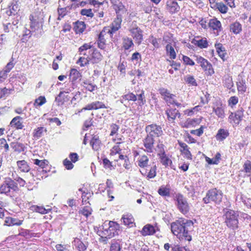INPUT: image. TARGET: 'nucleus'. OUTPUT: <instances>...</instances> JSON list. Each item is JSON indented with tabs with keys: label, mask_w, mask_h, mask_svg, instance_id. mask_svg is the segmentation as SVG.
<instances>
[{
	"label": "nucleus",
	"mask_w": 251,
	"mask_h": 251,
	"mask_svg": "<svg viewBox=\"0 0 251 251\" xmlns=\"http://www.w3.org/2000/svg\"><path fill=\"white\" fill-rule=\"evenodd\" d=\"M86 56V58L84 57H80L77 61V63L79 64L81 67L85 66L89 64V62H90V59L88 58V55Z\"/></svg>",
	"instance_id": "52"
},
{
	"label": "nucleus",
	"mask_w": 251,
	"mask_h": 251,
	"mask_svg": "<svg viewBox=\"0 0 251 251\" xmlns=\"http://www.w3.org/2000/svg\"><path fill=\"white\" fill-rule=\"evenodd\" d=\"M195 60L197 63L205 71H208L209 74L211 75L214 73L211 64L205 59L199 55H194Z\"/></svg>",
	"instance_id": "11"
},
{
	"label": "nucleus",
	"mask_w": 251,
	"mask_h": 251,
	"mask_svg": "<svg viewBox=\"0 0 251 251\" xmlns=\"http://www.w3.org/2000/svg\"><path fill=\"white\" fill-rule=\"evenodd\" d=\"M69 93V91H61L59 93L55 98V101L58 103V105L63 104L65 101L69 100L70 98L66 95Z\"/></svg>",
	"instance_id": "21"
},
{
	"label": "nucleus",
	"mask_w": 251,
	"mask_h": 251,
	"mask_svg": "<svg viewBox=\"0 0 251 251\" xmlns=\"http://www.w3.org/2000/svg\"><path fill=\"white\" fill-rule=\"evenodd\" d=\"M118 228L119 225L113 221H109L108 222L105 221L100 229L103 232H101V234L105 235L107 237L110 239L115 235L118 234L117 230Z\"/></svg>",
	"instance_id": "7"
},
{
	"label": "nucleus",
	"mask_w": 251,
	"mask_h": 251,
	"mask_svg": "<svg viewBox=\"0 0 251 251\" xmlns=\"http://www.w3.org/2000/svg\"><path fill=\"white\" fill-rule=\"evenodd\" d=\"M215 48L217 50V52L219 54L221 58L223 59L225 56L226 52L225 48L223 47L222 44L220 43L216 44Z\"/></svg>",
	"instance_id": "41"
},
{
	"label": "nucleus",
	"mask_w": 251,
	"mask_h": 251,
	"mask_svg": "<svg viewBox=\"0 0 251 251\" xmlns=\"http://www.w3.org/2000/svg\"><path fill=\"white\" fill-rule=\"evenodd\" d=\"M237 85L239 92L243 94L246 92L247 87L245 80H242L241 81L238 82L237 83Z\"/></svg>",
	"instance_id": "47"
},
{
	"label": "nucleus",
	"mask_w": 251,
	"mask_h": 251,
	"mask_svg": "<svg viewBox=\"0 0 251 251\" xmlns=\"http://www.w3.org/2000/svg\"><path fill=\"white\" fill-rule=\"evenodd\" d=\"M121 250V247L120 244L116 242H114L112 243L110 247V251H120Z\"/></svg>",
	"instance_id": "64"
},
{
	"label": "nucleus",
	"mask_w": 251,
	"mask_h": 251,
	"mask_svg": "<svg viewBox=\"0 0 251 251\" xmlns=\"http://www.w3.org/2000/svg\"><path fill=\"white\" fill-rule=\"evenodd\" d=\"M184 80L190 86H197L198 85L196 80L194 76L188 75L185 76Z\"/></svg>",
	"instance_id": "40"
},
{
	"label": "nucleus",
	"mask_w": 251,
	"mask_h": 251,
	"mask_svg": "<svg viewBox=\"0 0 251 251\" xmlns=\"http://www.w3.org/2000/svg\"><path fill=\"white\" fill-rule=\"evenodd\" d=\"M102 162L103 167L105 169H108L109 170H112L114 169L111 162H110L107 158H103L102 160Z\"/></svg>",
	"instance_id": "53"
},
{
	"label": "nucleus",
	"mask_w": 251,
	"mask_h": 251,
	"mask_svg": "<svg viewBox=\"0 0 251 251\" xmlns=\"http://www.w3.org/2000/svg\"><path fill=\"white\" fill-rule=\"evenodd\" d=\"M122 23V18L117 16V17L113 22L110 26V29L108 30V32L112 34L121 28Z\"/></svg>",
	"instance_id": "19"
},
{
	"label": "nucleus",
	"mask_w": 251,
	"mask_h": 251,
	"mask_svg": "<svg viewBox=\"0 0 251 251\" xmlns=\"http://www.w3.org/2000/svg\"><path fill=\"white\" fill-rule=\"evenodd\" d=\"M158 230H159V229L157 226H153L150 224H147L143 227L140 232L143 236H146L153 235Z\"/></svg>",
	"instance_id": "16"
},
{
	"label": "nucleus",
	"mask_w": 251,
	"mask_h": 251,
	"mask_svg": "<svg viewBox=\"0 0 251 251\" xmlns=\"http://www.w3.org/2000/svg\"><path fill=\"white\" fill-rule=\"evenodd\" d=\"M167 120L170 123H174L177 117L180 118L181 114L176 108H167L165 110Z\"/></svg>",
	"instance_id": "13"
},
{
	"label": "nucleus",
	"mask_w": 251,
	"mask_h": 251,
	"mask_svg": "<svg viewBox=\"0 0 251 251\" xmlns=\"http://www.w3.org/2000/svg\"><path fill=\"white\" fill-rule=\"evenodd\" d=\"M75 30L76 33H82L85 28V24L82 21H77L75 23Z\"/></svg>",
	"instance_id": "36"
},
{
	"label": "nucleus",
	"mask_w": 251,
	"mask_h": 251,
	"mask_svg": "<svg viewBox=\"0 0 251 251\" xmlns=\"http://www.w3.org/2000/svg\"><path fill=\"white\" fill-rule=\"evenodd\" d=\"M122 219L123 221V223L125 225L128 226L130 227H132L134 225V218L133 216L130 214H125L123 216Z\"/></svg>",
	"instance_id": "26"
},
{
	"label": "nucleus",
	"mask_w": 251,
	"mask_h": 251,
	"mask_svg": "<svg viewBox=\"0 0 251 251\" xmlns=\"http://www.w3.org/2000/svg\"><path fill=\"white\" fill-rule=\"evenodd\" d=\"M58 17L57 18L58 20H61L67 14V8H58L57 10Z\"/></svg>",
	"instance_id": "57"
},
{
	"label": "nucleus",
	"mask_w": 251,
	"mask_h": 251,
	"mask_svg": "<svg viewBox=\"0 0 251 251\" xmlns=\"http://www.w3.org/2000/svg\"><path fill=\"white\" fill-rule=\"evenodd\" d=\"M208 25L209 27L214 31V33L216 35H218L219 32L222 29L221 23L217 19L210 20L208 23Z\"/></svg>",
	"instance_id": "15"
},
{
	"label": "nucleus",
	"mask_w": 251,
	"mask_h": 251,
	"mask_svg": "<svg viewBox=\"0 0 251 251\" xmlns=\"http://www.w3.org/2000/svg\"><path fill=\"white\" fill-rule=\"evenodd\" d=\"M244 110L240 107L235 113L231 112L229 116L228 119L232 120L236 125H238L243 117Z\"/></svg>",
	"instance_id": "14"
},
{
	"label": "nucleus",
	"mask_w": 251,
	"mask_h": 251,
	"mask_svg": "<svg viewBox=\"0 0 251 251\" xmlns=\"http://www.w3.org/2000/svg\"><path fill=\"white\" fill-rule=\"evenodd\" d=\"M46 99L44 96H40L35 100L34 106L35 107L41 106L46 102Z\"/></svg>",
	"instance_id": "45"
},
{
	"label": "nucleus",
	"mask_w": 251,
	"mask_h": 251,
	"mask_svg": "<svg viewBox=\"0 0 251 251\" xmlns=\"http://www.w3.org/2000/svg\"><path fill=\"white\" fill-rule=\"evenodd\" d=\"M229 135V133L227 129L224 128H220L215 136V138L217 141H223L226 139Z\"/></svg>",
	"instance_id": "22"
},
{
	"label": "nucleus",
	"mask_w": 251,
	"mask_h": 251,
	"mask_svg": "<svg viewBox=\"0 0 251 251\" xmlns=\"http://www.w3.org/2000/svg\"><path fill=\"white\" fill-rule=\"evenodd\" d=\"M159 92L161 95L163 97V99L164 100L168 99L169 97V95H171L169 91L164 88H160L159 89Z\"/></svg>",
	"instance_id": "54"
},
{
	"label": "nucleus",
	"mask_w": 251,
	"mask_h": 251,
	"mask_svg": "<svg viewBox=\"0 0 251 251\" xmlns=\"http://www.w3.org/2000/svg\"><path fill=\"white\" fill-rule=\"evenodd\" d=\"M158 193L162 196H169L170 195L169 189L166 187H160L158 190Z\"/></svg>",
	"instance_id": "55"
},
{
	"label": "nucleus",
	"mask_w": 251,
	"mask_h": 251,
	"mask_svg": "<svg viewBox=\"0 0 251 251\" xmlns=\"http://www.w3.org/2000/svg\"><path fill=\"white\" fill-rule=\"evenodd\" d=\"M156 167L155 165L151 167L150 170V171L148 174L147 177L149 178H154L156 175Z\"/></svg>",
	"instance_id": "58"
},
{
	"label": "nucleus",
	"mask_w": 251,
	"mask_h": 251,
	"mask_svg": "<svg viewBox=\"0 0 251 251\" xmlns=\"http://www.w3.org/2000/svg\"><path fill=\"white\" fill-rule=\"evenodd\" d=\"M160 155L161 158V162L163 165L168 166L172 164V160L168 156H166L165 153H163Z\"/></svg>",
	"instance_id": "44"
},
{
	"label": "nucleus",
	"mask_w": 251,
	"mask_h": 251,
	"mask_svg": "<svg viewBox=\"0 0 251 251\" xmlns=\"http://www.w3.org/2000/svg\"><path fill=\"white\" fill-rule=\"evenodd\" d=\"M238 98L236 96L231 97L228 100V105L233 108L238 102Z\"/></svg>",
	"instance_id": "56"
},
{
	"label": "nucleus",
	"mask_w": 251,
	"mask_h": 251,
	"mask_svg": "<svg viewBox=\"0 0 251 251\" xmlns=\"http://www.w3.org/2000/svg\"><path fill=\"white\" fill-rule=\"evenodd\" d=\"M244 172L246 173H251V161L247 160L243 165Z\"/></svg>",
	"instance_id": "59"
},
{
	"label": "nucleus",
	"mask_w": 251,
	"mask_h": 251,
	"mask_svg": "<svg viewBox=\"0 0 251 251\" xmlns=\"http://www.w3.org/2000/svg\"><path fill=\"white\" fill-rule=\"evenodd\" d=\"M21 119L22 118L20 116L15 117L10 122L11 126L18 129H22L24 126L23 125V123L21 121Z\"/></svg>",
	"instance_id": "24"
},
{
	"label": "nucleus",
	"mask_w": 251,
	"mask_h": 251,
	"mask_svg": "<svg viewBox=\"0 0 251 251\" xmlns=\"http://www.w3.org/2000/svg\"><path fill=\"white\" fill-rule=\"evenodd\" d=\"M29 19L30 20V28L32 31H35L39 28L40 24L38 18H36V15L31 14L30 16Z\"/></svg>",
	"instance_id": "25"
},
{
	"label": "nucleus",
	"mask_w": 251,
	"mask_h": 251,
	"mask_svg": "<svg viewBox=\"0 0 251 251\" xmlns=\"http://www.w3.org/2000/svg\"><path fill=\"white\" fill-rule=\"evenodd\" d=\"M167 9L170 13L174 14L179 10L180 7L176 1L170 0L167 2Z\"/></svg>",
	"instance_id": "17"
},
{
	"label": "nucleus",
	"mask_w": 251,
	"mask_h": 251,
	"mask_svg": "<svg viewBox=\"0 0 251 251\" xmlns=\"http://www.w3.org/2000/svg\"><path fill=\"white\" fill-rule=\"evenodd\" d=\"M80 73L75 69H72L70 74V78L72 81H75L81 77Z\"/></svg>",
	"instance_id": "38"
},
{
	"label": "nucleus",
	"mask_w": 251,
	"mask_h": 251,
	"mask_svg": "<svg viewBox=\"0 0 251 251\" xmlns=\"http://www.w3.org/2000/svg\"><path fill=\"white\" fill-rule=\"evenodd\" d=\"M80 13L83 16H86L88 17L92 18L94 16V14L92 11L91 9H83L81 10Z\"/></svg>",
	"instance_id": "60"
},
{
	"label": "nucleus",
	"mask_w": 251,
	"mask_h": 251,
	"mask_svg": "<svg viewBox=\"0 0 251 251\" xmlns=\"http://www.w3.org/2000/svg\"><path fill=\"white\" fill-rule=\"evenodd\" d=\"M145 130L148 135L154 138L161 136L163 133L161 126L156 124H152L146 126Z\"/></svg>",
	"instance_id": "9"
},
{
	"label": "nucleus",
	"mask_w": 251,
	"mask_h": 251,
	"mask_svg": "<svg viewBox=\"0 0 251 251\" xmlns=\"http://www.w3.org/2000/svg\"><path fill=\"white\" fill-rule=\"evenodd\" d=\"M163 41L167 43V44L171 45L173 41V34L169 32L165 33L163 37Z\"/></svg>",
	"instance_id": "49"
},
{
	"label": "nucleus",
	"mask_w": 251,
	"mask_h": 251,
	"mask_svg": "<svg viewBox=\"0 0 251 251\" xmlns=\"http://www.w3.org/2000/svg\"><path fill=\"white\" fill-rule=\"evenodd\" d=\"M242 30V26L241 24L238 22L233 23L230 25V31L235 34L240 33Z\"/></svg>",
	"instance_id": "29"
},
{
	"label": "nucleus",
	"mask_w": 251,
	"mask_h": 251,
	"mask_svg": "<svg viewBox=\"0 0 251 251\" xmlns=\"http://www.w3.org/2000/svg\"><path fill=\"white\" fill-rule=\"evenodd\" d=\"M212 8L218 9L222 13H226L228 10V7L222 2L216 3L214 6H211Z\"/></svg>",
	"instance_id": "34"
},
{
	"label": "nucleus",
	"mask_w": 251,
	"mask_h": 251,
	"mask_svg": "<svg viewBox=\"0 0 251 251\" xmlns=\"http://www.w3.org/2000/svg\"><path fill=\"white\" fill-rule=\"evenodd\" d=\"M193 223L190 220L177 221L171 224V231L173 233L178 237L188 241L192 240L189 232L188 226H193Z\"/></svg>",
	"instance_id": "1"
},
{
	"label": "nucleus",
	"mask_w": 251,
	"mask_h": 251,
	"mask_svg": "<svg viewBox=\"0 0 251 251\" xmlns=\"http://www.w3.org/2000/svg\"><path fill=\"white\" fill-rule=\"evenodd\" d=\"M119 129V126L115 124H112L110 125V130L111 132L110 133V136H113L117 133Z\"/></svg>",
	"instance_id": "61"
},
{
	"label": "nucleus",
	"mask_w": 251,
	"mask_h": 251,
	"mask_svg": "<svg viewBox=\"0 0 251 251\" xmlns=\"http://www.w3.org/2000/svg\"><path fill=\"white\" fill-rule=\"evenodd\" d=\"M32 210L42 214L48 213L50 210V209L49 208L46 209L43 206H39L36 205L32 206Z\"/></svg>",
	"instance_id": "43"
},
{
	"label": "nucleus",
	"mask_w": 251,
	"mask_h": 251,
	"mask_svg": "<svg viewBox=\"0 0 251 251\" xmlns=\"http://www.w3.org/2000/svg\"><path fill=\"white\" fill-rule=\"evenodd\" d=\"M178 144L182 149L181 151L184 154L185 157L188 159H191L192 154L189 150L188 146L185 143L181 142H178Z\"/></svg>",
	"instance_id": "28"
},
{
	"label": "nucleus",
	"mask_w": 251,
	"mask_h": 251,
	"mask_svg": "<svg viewBox=\"0 0 251 251\" xmlns=\"http://www.w3.org/2000/svg\"><path fill=\"white\" fill-rule=\"evenodd\" d=\"M143 145L145 148L144 151L149 153H152L155 150L154 138L147 135L146 137L143 140Z\"/></svg>",
	"instance_id": "12"
},
{
	"label": "nucleus",
	"mask_w": 251,
	"mask_h": 251,
	"mask_svg": "<svg viewBox=\"0 0 251 251\" xmlns=\"http://www.w3.org/2000/svg\"><path fill=\"white\" fill-rule=\"evenodd\" d=\"M166 50L167 54L169 56L171 59H174L176 58V53L174 48L171 45L167 44L166 46Z\"/></svg>",
	"instance_id": "37"
},
{
	"label": "nucleus",
	"mask_w": 251,
	"mask_h": 251,
	"mask_svg": "<svg viewBox=\"0 0 251 251\" xmlns=\"http://www.w3.org/2000/svg\"><path fill=\"white\" fill-rule=\"evenodd\" d=\"M103 32H104V30H103L99 34L97 40L98 47L102 50H104L105 48V40L104 38Z\"/></svg>",
	"instance_id": "33"
},
{
	"label": "nucleus",
	"mask_w": 251,
	"mask_h": 251,
	"mask_svg": "<svg viewBox=\"0 0 251 251\" xmlns=\"http://www.w3.org/2000/svg\"><path fill=\"white\" fill-rule=\"evenodd\" d=\"M34 233L31 232L30 230L27 229H21L19 233V235L25 237L26 239H29L31 237L34 236Z\"/></svg>",
	"instance_id": "42"
},
{
	"label": "nucleus",
	"mask_w": 251,
	"mask_h": 251,
	"mask_svg": "<svg viewBox=\"0 0 251 251\" xmlns=\"http://www.w3.org/2000/svg\"><path fill=\"white\" fill-rule=\"evenodd\" d=\"M221 155L219 152H217L215 157L213 158H210L208 157H205L206 161L210 165L212 164H218L219 163V161L221 159Z\"/></svg>",
	"instance_id": "35"
},
{
	"label": "nucleus",
	"mask_w": 251,
	"mask_h": 251,
	"mask_svg": "<svg viewBox=\"0 0 251 251\" xmlns=\"http://www.w3.org/2000/svg\"><path fill=\"white\" fill-rule=\"evenodd\" d=\"M90 144L92 145V148L94 150H99L100 148V141L99 139V137L98 135H94L91 140Z\"/></svg>",
	"instance_id": "31"
},
{
	"label": "nucleus",
	"mask_w": 251,
	"mask_h": 251,
	"mask_svg": "<svg viewBox=\"0 0 251 251\" xmlns=\"http://www.w3.org/2000/svg\"><path fill=\"white\" fill-rule=\"evenodd\" d=\"M175 204L179 211L185 215L188 213L190 210V205L187 199L180 193L176 194L174 197Z\"/></svg>",
	"instance_id": "5"
},
{
	"label": "nucleus",
	"mask_w": 251,
	"mask_h": 251,
	"mask_svg": "<svg viewBox=\"0 0 251 251\" xmlns=\"http://www.w3.org/2000/svg\"><path fill=\"white\" fill-rule=\"evenodd\" d=\"M106 108V107L103 102L99 101H96L87 104L85 107H84L82 109V110H97L98 109Z\"/></svg>",
	"instance_id": "18"
},
{
	"label": "nucleus",
	"mask_w": 251,
	"mask_h": 251,
	"mask_svg": "<svg viewBox=\"0 0 251 251\" xmlns=\"http://www.w3.org/2000/svg\"><path fill=\"white\" fill-rule=\"evenodd\" d=\"M17 188L14 181L10 178L6 179L0 186V193L8 195L10 190H15Z\"/></svg>",
	"instance_id": "10"
},
{
	"label": "nucleus",
	"mask_w": 251,
	"mask_h": 251,
	"mask_svg": "<svg viewBox=\"0 0 251 251\" xmlns=\"http://www.w3.org/2000/svg\"><path fill=\"white\" fill-rule=\"evenodd\" d=\"M34 164L38 166L36 170H32L30 174L37 179L40 180L46 178L47 176L46 175L47 171L45 169L46 166L48 165V161L46 160H39L38 159L33 160Z\"/></svg>",
	"instance_id": "3"
},
{
	"label": "nucleus",
	"mask_w": 251,
	"mask_h": 251,
	"mask_svg": "<svg viewBox=\"0 0 251 251\" xmlns=\"http://www.w3.org/2000/svg\"><path fill=\"white\" fill-rule=\"evenodd\" d=\"M198 47L201 48H206L208 47V42L205 38L196 40Z\"/></svg>",
	"instance_id": "50"
},
{
	"label": "nucleus",
	"mask_w": 251,
	"mask_h": 251,
	"mask_svg": "<svg viewBox=\"0 0 251 251\" xmlns=\"http://www.w3.org/2000/svg\"><path fill=\"white\" fill-rule=\"evenodd\" d=\"M224 85L225 87L229 89H231L233 86L232 78L230 76H227L224 80Z\"/></svg>",
	"instance_id": "51"
},
{
	"label": "nucleus",
	"mask_w": 251,
	"mask_h": 251,
	"mask_svg": "<svg viewBox=\"0 0 251 251\" xmlns=\"http://www.w3.org/2000/svg\"><path fill=\"white\" fill-rule=\"evenodd\" d=\"M92 209L89 206H84L81 210H80L79 213L82 214L86 217H88L92 214Z\"/></svg>",
	"instance_id": "48"
},
{
	"label": "nucleus",
	"mask_w": 251,
	"mask_h": 251,
	"mask_svg": "<svg viewBox=\"0 0 251 251\" xmlns=\"http://www.w3.org/2000/svg\"><path fill=\"white\" fill-rule=\"evenodd\" d=\"M47 129L44 126H39L35 128L32 132L33 139L38 140L44 135V133L47 132Z\"/></svg>",
	"instance_id": "20"
},
{
	"label": "nucleus",
	"mask_w": 251,
	"mask_h": 251,
	"mask_svg": "<svg viewBox=\"0 0 251 251\" xmlns=\"http://www.w3.org/2000/svg\"><path fill=\"white\" fill-rule=\"evenodd\" d=\"M148 162V157L146 155H143L139 157L138 160V165L140 167L144 168L147 166Z\"/></svg>",
	"instance_id": "39"
},
{
	"label": "nucleus",
	"mask_w": 251,
	"mask_h": 251,
	"mask_svg": "<svg viewBox=\"0 0 251 251\" xmlns=\"http://www.w3.org/2000/svg\"><path fill=\"white\" fill-rule=\"evenodd\" d=\"M213 110L219 118L223 119L225 117V106L222 104H217L214 106Z\"/></svg>",
	"instance_id": "23"
},
{
	"label": "nucleus",
	"mask_w": 251,
	"mask_h": 251,
	"mask_svg": "<svg viewBox=\"0 0 251 251\" xmlns=\"http://www.w3.org/2000/svg\"><path fill=\"white\" fill-rule=\"evenodd\" d=\"M129 31L135 42L139 45L143 41V31L136 25L132 23L129 28Z\"/></svg>",
	"instance_id": "8"
},
{
	"label": "nucleus",
	"mask_w": 251,
	"mask_h": 251,
	"mask_svg": "<svg viewBox=\"0 0 251 251\" xmlns=\"http://www.w3.org/2000/svg\"><path fill=\"white\" fill-rule=\"evenodd\" d=\"M197 120L193 119H188L185 122L182 124V126L189 128L191 126H194L197 124Z\"/></svg>",
	"instance_id": "46"
},
{
	"label": "nucleus",
	"mask_w": 251,
	"mask_h": 251,
	"mask_svg": "<svg viewBox=\"0 0 251 251\" xmlns=\"http://www.w3.org/2000/svg\"><path fill=\"white\" fill-rule=\"evenodd\" d=\"M222 192L216 188L212 189L208 191L206 196L203 198L204 203L207 204L213 201L216 204H219L223 199Z\"/></svg>",
	"instance_id": "6"
},
{
	"label": "nucleus",
	"mask_w": 251,
	"mask_h": 251,
	"mask_svg": "<svg viewBox=\"0 0 251 251\" xmlns=\"http://www.w3.org/2000/svg\"><path fill=\"white\" fill-rule=\"evenodd\" d=\"M18 10L19 7L18 5L14 4L10 7L9 11H7L6 13L9 15H15Z\"/></svg>",
	"instance_id": "62"
},
{
	"label": "nucleus",
	"mask_w": 251,
	"mask_h": 251,
	"mask_svg": "<svg viewBox=\"0 0 251 251\" xmlns=\"http://www.w3.org/2000/svg\"><path fill=\"white\" fill-rule=\"evenodd\" d=\"M17 164L18 169L22 172H28L30 171V167L28 165L26 161L25 160L18 161Z\"/></svg>",
	"instance_id": "27"
},
{
	"label": "nucleus",
	"mask_w": 251,
	"mask_h": 251,
	"mask_svg": "<svg viewBox=\"0 0 251 251\" xmlns=\"http://www.w3.org/2000/svg\"><path fill=\"white\" fill-rule=\"evenodd\" d=\"M78 51L80 54L88 56L90 62L93 64L98 63L102 59V55L96 48H93L91 45L84 44L79 48Z\"/></svg>",
	"instance_id": "2"
},
{
	"label": "nucleus",
	"mask_w": 251,
	"mask_h": 251,
	"mask_svg": "<svg viewBox=\"0 0 251 251\" xmlns=\"http://www.w3.org/2000/svg\"><path fill=\"white\" fill-rule=\"evenodd\" d=\"M137 100V98L136 95L134 94L133 93H129L126 95L122 96L120 100L121 103H123L125 100H131L135 101Z\"/></svg>",
	"instance_id": "32"
},
{
	"label": "nucleus",
	"mask_w": 251,
	"mask_h": 251,
	"mask_svg": "<svg viewBox=\"0 0 251 251\" xmlns=\"http://www.w3.org/2000/svg\"><path fill=\"white\" fill-rule=\"evenodd\" d=\"M224 216L225 217V222L228 228L232 230L238 228V215L235 211L231 209H226Z\"/></svg>",
	"instance_id": "4"
},
{
	"label": "nucleus",
	"mask_w": 251,
	"mask_h": 251,
	"mask_svg": "<svg viewBox=\"0 0 251 251\" xmlns=\"http://www.w3.org/2000/svg\"><path fill=\"white\" fill-rule=\"evenodd\" d=\"M10 146L15 151H19V148L22 149L23 147V145L21 143L18 142H12L10 144Z\"/></svg>",
	"instance_id": "63"
},
{
	"label": "nucleus",
	"mask_w": 251,
	"mask_h": 251,
	"mask_svg": "<svg viewBox=\"0 0 251 251\" xmlns=\"http://www.w3.org/2000/svg\"><path fill=\"white\" fill-rule=\"evenodd\" d=\"M134 45L132 39L129 37H125L123 38L122 48L125 50H128Z\"/></svg>",
	"instance_id": "30"
}]
</instances>
